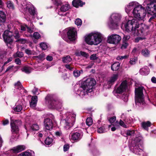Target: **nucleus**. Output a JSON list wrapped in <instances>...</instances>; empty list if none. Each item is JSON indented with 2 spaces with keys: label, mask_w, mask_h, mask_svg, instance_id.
Segmentation results:
<instances>
[{
  "label": "nucleus",
  "mask_w": 156,
  "mask_h": 156,
  "mask_svg": "<svg viewBox=\"0 0 156 156\" xmlns=\"http://www.w3.org/2000/svg\"><path fill=\"white\" fill-rule=\"evenodd\" d=\"M140 20L135 19L129 20L126 23H123L121 27L128 32L133 31L134 33L137 34H142L144 31L143 26L144 25L140 22Z\"/></svg>",
  "instance_id": "1"
},
{
  "label": "nucleus",
  "mask_w": 156,
  "mask_h": 156,
  "mask_svg": "<svg viewBox=\"0 0 156 156\" xmlns=\"http://www.w3.org/2000/svg\"><path fill=\"white\" fill-rule=\"evenodd\" d=\"M133 8V13L134 16L139 20H143L146 14L145 9L141 5H138L136 2H132L126 6L125 10L126 12L128 13Z\"/></svg>",
  "instance_id": "2"
},
{
  "label": "nucleus",
  "mask_w": 156,
  "mask_h": 156,
  "mask_svg": "<svg viewBox=\"0 0 156 156\" xmlns=\"http://www.w3.org/2000/svg\"><path fill=\"white\" fill-rule=\"evenodd\" d=\"M95 84L94 80L91 78H88L81 83V86L77 91V93L80 96L83 97L93 91V87Z\"/></svg>",
  "instance_id": "3"
},
{
  "label": "nucleus",
  "mask_w": 156,
  "mask_h": 156,
  "mask_svg": "<svg viewBox=\"0 0 156 156\" xmlns=\"http://www.w3.org/2000/svg\"><path fill=\"white\" fill-rule=\"evenodd\" d=\"M103 38L100 33H91L85 37V40L88 44L97 45L101 42Z\"/></svg>",
  "instance_id": "4"
},
{
  "label": "nucleus",
  "mask_w": 156,
  "mask_h": 156,
  "mask_svg": "<svg viewBox=\"0 0 156 156\" xmlns=\"http://www.w3.org/2000/svg\"><path fill=\"white\" fill-rule=\"evenodd\" d=\"M3 37L6 43L11 44L12 43L14 38L18 39L20 37V35L17 30H15L14 33L8 30H5L3 34Z\"/></svg>",
  "instance_id": "5"
},
{
  "label": "nucleus",
  "mask_w": 156,
  "mask_h": 156,
  "mask_svg": "<svg viewBox=\"0 0 156 156\" xmlns=\"http://www.w3.org/2000/svg\"><path fill=\"white\" fill-rule=\"evenodd\" d=\"M121 16L117 13L112 14L108 22V25L112 29L116 28L118 26L121 19Z\"/></svg>",
  "instance_id": "6"
},
{
  "label": "nucleus",
  "mask_w": 156,
  "mask_h": 156,
  "mask_svg": "<svg viewBox=\"0 0 156 156\" xmlns=\"http://www.w3.org/2000/svg\"><path fill=\"white\" fill-rule=\"evenodd\" d=\"M66 118L64 121V127L66 129H69L72 126L76 120V114L73 112H68L66 114Z\"/></svg>",
  "instance_id": "7"
},
{
  "label": "nucleus",
  "mask_w": 156,
  "mask_h": 156,
  "mask_svg": "<svg viewBox=\"0 0 156 156\" xmlns=\"http://www.w3.org/2000/svg\"><path fill=\"white\" fill-rule=\"evenodd\" d=\"M144 88L143 87H139L135 89V100L136 105L138 106L144 103L143 93Z\"/></svg>",
  "instance_id": "8"
},
{
  "label": "nucleus",
  "mask_w": 156,
  "mask_h": 156,
  "mask_svg": "<svg viewBox=\"0 0 156 156\" xmlns=\"http://www.w3.org/2000/svg\"><path fill=\"white\" fill-rule=\"evenodd\" d=\"M139 140V139L136 138L135 140L134 141V144L133 146L131 147V149H133V151L134 153L136 154H140V152H142L143 151V146L142 143L140 140L139 141L136 142V141Z\"/></svg>",
  "instance_id": "9"
},
{
  "label": "nucleus",
  "mask_w": 156,
  "mask_h": 156,
  "mask_svg": "<svg viewBox=\"0 0 156 156\" xmlns=\"http://www.w3.org/2000/svg\"><path fill=\"white\" fill-rule=\"evenodd\" d=\"M147 12L152 16L149 19V21L151 22V20L156 17V5L152 4L147 6L146 8Z\"/></svg>",
  "instance_id": "10"
},
{
  "label": "nucleus",
  "mask_w": 156,
  "mask_h": 156,
  "mask_svg": "<svg viewBox=\"0 0 156 156\" xmlns=\"http://www.w3.org/2000/svg\"><path fill=\"white\" fill-rule=\"evenodd\" d=\"M121 40V37L119 35L114 34L111 35L108 37V42L115 44H118Z\"/></svg>",
  "instance_id": "11"
},
{
  "label": "nucleus",
  "mask_w": 156,
  "mask_h": 156,
  "mask_svg": "<svg viewBox=\"0 0 156 156\" xmlns=\"http://www.w3.org/2000/svg\"><path fill=\"white\" fill-rule=\"evenodd\" d=\"M49 103L53 108H55L58 110H60L62 107V103L61 101L56 100L53 98L50 99Z\"/></svg>",
  "instance_id": "12"
},
{
  "label": "nucleus",
  "mask_w": 156,
  "mask_h": 156,
  "mask_svg": "<svg viewBox=\"0 0 156 156\" xmlns=\"http://www.w3.org/2000/svg\"><path fill=\"white\" fill-rule=\"evenodd\" d=\"M67 35L68 38L71 41H74L76 39V31L73 28L70 27L68 29Z\"/></svg>",
  "instance_id": "13"
},
{
  "label": "nucleus",
  "mask_w": 156,
  "mask_h": 156,
  "mask_svg": "<svg viewBox=\"0 0 156 156\" xmlns=\"http://www.w3.org/2000/svg\"><path fill=\"white\" fill-rule=\"evenodd\" d=\"M81 132H76L70 134V138L71 140L77 141L81 139L83 136Z\"/></svg>",
  "instance_id": "14"
},
{
  "label": "nucleus",
  "mask_w": 156,
  "mask_h": 156,
  "mask_svg": "<svg viewBox=\"0 0 156 156\" xmlns=\"http://www.w3.org/2000/svg\"><path fill=\"white\" fill-rule=\"evenodd\" d=\"M127 87V81H124L121 83L120 85L117 89L116 92L118 93H122L126 90Z\"/></svg>",
  "instance_id": "15"
},
{
  "label": "nucleus",
  "mask_w": 156,
  "mask_h": 156,
  "mask_svg": "<svg viewBox=\"0 0 156 156\" xmlns=\"http://www.w3.org/2000/svg\"><path fill=\"white\" fill-rule=\"evenodd\" d=\"M18 122L20 121L17 120L14 121L12 118L11 119L10 125L12 132L17 133L18 131V127L16 124Z\"/></svg>",
  "instance_id": "16"
},
{
  "label": "nucleus",
  "mask_w": 156,
  "mask_h": 156,
  "mask_svg": "<svg viewBox=\"0 0 156 156\" xmlns=\"http://www.w3.org/2000/svg\"><path fill=\"white\" fill-rule=\"evenodd\" d=\"M44 124L45 129L47 130L51 129L53 126L52 120L50 119L47 118L44 119Z\"/></svg>",
  "instance_id": "17"
},
{
  "label": "nucleus",
  "mask_w": 156,
  "mask_h": 156,
  "mask_svg": "<svg viewBox=\"0 0 156 156\" xmlns=\"http://www.w3.org/2000/svg\"><path fill=\"white\" fill-rule=\"evenodd\" d=\"M25 147L24 145H18L16 147H13L11 150L10 151L13 153H19L25 149Z\"/></svg>",
  "instance_id": "18"
},
{
  "label": "nucleus",
  "mask_w": 156,
  "mask_h": 156,
  "mask_svg": "<svg viewBox=\"0 0 156 156\" xmlns=\"http://www.w3.org/2000/svg\"><path fill=\"white\" fill-rule=\"evenodd\" d=\"M70 8V5L68 3L65 4L63 5L60 9V11H59L58 12V14L59 15L62 16V15L60 13L61 12H66Z\"/></svg>",
  "instance_id": "19"
},
{
  "label": "nucleus",
  "mask_w": 156,
  "mask_h": 156,
  "mask_svg": "<svg viewBox=\"0 0 156 156\" xmlns=\"http://www.w3.org/2000/svg\"><path fill=\"white\" fill-rule=\"evenodd\" d=\"M37 101V96H33L31 98V101L30 102V107L33 108H35L36 106Z\"/></svg>",
  "instance_id": "20"
},
{
  "label": "nucleus",
  "mask_w": 156,
  "mask_h": 156,
  "mask_svg": "<svg viewBox=\"0 0 156 156\" xmlns=\"http://www.w3.org/2000/svg\"><path fill=\"white\" fill-rule=\"evenodd\" d=\"M118 77V74H114L110 78L108 81V83L110 86L112 85L115 81L117 80Z\"/></svg>",
  "instance_id": "21"
},
{
  "label": "nucleus",
  "mask_w": 156,
  "mask_h": 156,
  "mask_svg": "<svg viewBox=\"0 0 156 156\" xmlns=\"http://www.w3.org/2000/svg\"><path fill=\"white\" fill-rule=\"evenodd\" d=\"M149 72V69L147 66L144 67L140 69V73L142 75H147Z\"/></svg>",
  "instance_id": "22"
},
{
  "label": "nucleus",
  "mask_w": 156,
  "mask_h": 156,
  "mask_svg": "<svg viewBox=\"0 0 156 156\" xmlns=\"http://www.w3.org/2000/svg\"><path fill=\"white\" fill-rule=\"evenodd\" d=\"M84 4V3L82 2L80 0H74L72 2L73 5L76 8L79 6H82Z\"/></svg>",
  "instance_id": "23"
},
{
  "label": "nucleus",
  "mask_w": 156,
  "mask_h": 156,
  "mask_svg": "<svg viewBox=\"0 0 156 156\" xmlns=\"http://www.w3.org/2000/svg\"><path fill=\"white\" fill-rule=\"evenodd\" d=\"M141 53L142 55L145 57H148L150 55L149 50L146 48L142 49L141 51Z\"/></svg>",
  "instance_id": "24"
},
{
  "label": "nucleus",
  "mask_w": 156,
  "mask_h": 156,
  "mask_svg": "<svg viewBox=\"0 0 156 156\" xmlns=\"http://www.w3.org/2000/svg\"><path fill=\"white\" fill-rule=\"evenodd\" d=\"M120 66V64L119 62H115L112 65L111 69L113 71H116L119 69Z\"/></svg>",
  "instance_id": "25"
},
{
  "label": "nucleus",
  "mask_w": 156,
  "mask_h": 156,
  "mask_svg": "<svg viewBox=\"0 0 156 156\" xmlns=\"http://www.w3.org/2000/svg\"><path fill=\"white\" fill-rule=\"evenodd\" d=\"M6 15L5 13L1 11H0V23H4L5 21Z\"/></svg>",
  "instance_id": "26"
},
{
  "label": "nucleus",
  "mask_w": 156,
  "mask_h": 156,
  "mask_svg": "<svg viewBox=\"0 0 156 156\" xmlns=\"http://www.w3.org/2000/svg\"><path fill=\"white\" fill-rule=\"evenodd\" d=\"M34 152L32 151H25L19 154L18 156H32Z\"/></svg>",
  "instance_id": "27"
},
{
  "label": "nucleus",
  "mask_w": 156,
  "mask_h": 156,
  "mask_svg": "<svg viewBox=\"0 0 156 156\" xmlns=\"http://www.w3.org/2000/svg\"><path fill=\"white\" fill-rule=\"evenodd\" d=\"M27 37H30L33 39H38L41 36L38 33L35 32L34 33L33 35L30 34L27 35Z\"/></svg>",
  "instance_id": "28"
},
{
  "label": "nucleus",
  "mask_w": 156,
  "mask_h": 156,
  "mask_svg": "<svg viewBox=\"0 0 156 156\" xmlns=\"http://www.w3.org/2000/svg\"><path fill=\"white\" fill-rule=\"evenodd\" d=\"M151 123L149 121L144 122L142 123V126L145 129L147 130L148 127L151 126Z\"/></svg>",
  "instance_id": "29"
},
{
  "label": "nucleus",
  "mask_w": 156,
  "mask_h": 156,
  "mask_svg": "<svg viewBox=\"0 0 156 156\" xmlns=\"http://www.w3.org/2000/svg\"><path fill=\"white\" fill-rule=\"evenodd\" d=\"M28 12L32 16H34L36 14L35 9L33 6H31L28 8Z\"/></svg>",
  "instance_id": "30"
},
{
  "label": "nucleus",
  "mask_w": 156,
  "mask_h": 156,
  "mask_svg": "<svg viewBox=\"0 0 156 156\" xmlns=\"http://www.w3.org/2000/svg\"><path fill=\"white\" fill-rule=\"evenodd\" d=\"M72 60V58L69 55L62 58V61L64 63H69L71 62Z\"/></svg>",
  "instance_id": "31"
},
{
  "label": "nucleus",
  "mask_w": 156,
  "mask_h": 156,
  "mask_svg": "<svg viewBox=\"0 0 156 156\" xmlns=\"http://www.w3.org/2000/svg\"><path fill=\"white\" fill-rule=\"evenodd\" d=\"M7 7L13 10L14 9V6L12 2L11 1H8L6 2Z\"/></svg>",
  "instance_id": "32"
},
{
  "label": "nucleus",
  "mask_w": 156,
  "mask_h": 156,
  "mask_svg": "<svg viewBox=\"0 0 156 156\" xmlns=\"http://www.w3.org/2000/svg\"><path fill=\"white\" fill-rule=\"evenodd\" d=\"M53 141V140L52 138L49 137H47L45 140V144L47 145H49L51 144Z\"/></svg>",
  "instance_id": "33"
},
{
  "label": "nucleus",
  "mask_w": 156,
  "mask_h": 156,
  "mask_svg": "<svg viewBox=\"0 0 156 156\" xmlns=\"http://www.w3.org/2000/svg\"><path fill=\"white\" fill-rule=\"evenodd\" d=\"M81 72L82 73L83 70H81L80 71L78 70H76L74 71L73 72V74L74 76L75 77H79L80 74Z\"/></svg>",
  "instance_id": "34"
},
{
  "label": "nucleus",
  "mask_w": 156,
  "mask_h": 156,
  "mask_svg": "<svg viewBox=\"0 0 156 156\" xmlns=\"http://www.w3.org/2000/svg\"><path fill=\"white\" fill-rule=\"evenodd\" d=\"M23 52L18 51L14 55V57L16 58L17 57L21 58L23 56Z\"/></svg>",
  "instance_id": "35"
},
{
  "label": "nucleus",
  "mask_w": 156,
  "mask_h": 156,
  "mask_svg": "<svg viewBox=\"0 0 156 156\" xmlns=\"http://www.w3.org/2000/svg\"><path fill=\"white\" fill-rule=\"evenodd\" d=\"M22 109V108L21 105H19L16 106L14 108L13 110L15 112H20Z\"/></svg>",
  "instance_id": "36"
},
{
  "label": "nucleus",
  "mask_w": 156,
  "mask_h": 156,
  "mask_svg": "<svg viewBox=\"0 0 156 156\" xmlns=\"http://www.w3.org/2000/svg\"><path fill=\"white\" fill-rule=\"evenodd\" d=\"M98 132L99 133H103L105 132V128L104 126H101L98 129Z\"/></svg>",
  "instance_id": "37"
},
{
  "label": "nucleus",
  "mask_w": 156,
  "mask_h": 156,
  "mask_svg": "<svg viewBox=\"0 0 156 156\" xmlns=\"http://www.w3.org/2000/svg\"><path fill=\"white\" fill-rule=\"evenodd\" d=\"M15 88L17 89L20 90L23 88L22 86L21 83L19 82H18L15 84Z\"/></svg>",
  "instance_id": "38"
},
{
  "label": "nucleus",
  "mask_w": 156,
  "mask_h": 156,
  "mask_svg": "<svg viewBox=\"0 0 156 156\" xmlns=\"http://www.w3.org/2000/svg\"><path fill=\"white\" fill-rule=\"evenodd\" d=\"M92 120L91 118H88L86 120V124L88 126L91 125L92 124Z\"/></svg>",
  "instance_id": "39"
},
{
  "label": "nucleus",
  "mask_w": 156,
  "mask_h": 156,
  "mask_svg": "<svg viewBox=\"0 0 156 156\" xmlns=\"http://www.w3.org/2000/svg\"><path fill=\"white\" fill-rule=\"evenodd\" d=\"M137 58L136 57H134L133 58H131L130 59L129 63L131 65L135 64L136 62L137 61Z\"/></svg>",
  "instance_id": "40"
},
{
  "label": "nucleus",
  "mask_w": 156,
  "mask_h": 156,
  "mask_svg": "<svg viewBox=\"0 0 156 156\" xmlns=\"http://www.w3.org/2000/svg\"><path fill=\"white\" fill-rule=\"evenodd\" d=\"M39 129V126L37 124H34L31 126V129L33 130H37Z\"/></svg>",
  "instance_id": "41"
},
{
  "label": "nucleus",
  "mask_w": 156,
  "mask_h": 156,
  "mask_svg": "<svg viewBox=\"0 0 156 156\" xmlns=\"http://www.w3.org/2000/svg\"><path fill=\"white\" fill-rule=\"evenodd\" d=\"M41 48L43 50L46 49L48 48V46L46 43H41L40 44Z\"/></svg>",
  "instance_id": "42"
},
{
  "label": "nucleus",
  "mask_w": 156,
  "mask_h": 156,
  "mask_svg": "<svg viewBox=\"0 0 156 156\" xmlns=\"http://www.w3.org/2000/svg\"><path fill=\"white\" fill-rule=\"evenodd\" d=\"M22 71L24 72L27 73H29L31 72V69L28 67H25L22 69Z\"/></svg>",
  "instance_id": "43"
},
{
  "label": "nucleus",
  "mask_w": 156,
  "mask_h": 156,
  "mask_svg": "<svg viewBox=\"0 0 156 156\" xmlns=\"http://www.w3.org/2000/svg\"><path fill=\"white\" fill-rule=\"evenodd\" d=\"M135 131L133 130H128L126 132V134L128 136H134Z\"/></svg>",
  "instance_id": "44"
},
{
  "label": "nucleus",
  "mask_w": 156,
  "mask_h": 156,
  "mask_svg": "<svg viewBox=\"0 0 156 156\" xmlns=\"http://www.w3.org/2000/svg\"><path fill=\"white\" fill-rule=\"evenodd\" d=\"M75 23L78 26H80L82 23V21L80 19H77L75 21Z\"/></svg>",
  "instance_id": "45"
},
{
  "label": "nucleus",
  "mask_w": 156,
  "mask_h": 156,
  "mask_svg": "<svg viewBox=\"0 0 156 156\" xmlns=\"http://www.w3.org/2000/svg\"><path fill=\"white\" fill-rule=\"evenodd\" d=\"M14 68V67L13 66H10L7 68V69L5 71V72H11L13 70Z\"/></svg>",
  "instance_id": "46"
},
{
  "label": "nucleus",
  "mask_w": 156,
  "mask_h": 156,
  "mask_svg": "<svg viewBox=\"0 0 156 156\" xmlns=\"http://www.w3.org/2000/svg\"><path fill=\"white\" fill-rule=\"evenodd\" d=\"M152 4H154L153 0H146L144 2V4H146L148 6Z\"/></svg>",
  "instance_id": "47"
},
{
  "label": "nucleus",
  "mask_w": 156,
  "mask_h": 156,
  "mask_svg": "<svg viewBox=\"0 0 156 156\" xmlns=\"http://www.w3.org/2000/svg\"><path fill=\"white\" fill-rule=\"evenodd\" d=\"M129 56L128 55H124L123 56H118L117 57V59L118 60H121L122 59H126L128 58Z\"/></svg>",
  "instance_id": "48"
},
{
  "label": "nucleus",
  "mask_w": 156,
  "mask_h": 156,
  "mask_svg": "<svg viewBox=\"0 0 156 156\" xmlns=\"http://www.w3.org/2000/svg\"><path fill=\"white\" fill-rule=\"evenodd\" d=\"M130 38V36L129 35H124L123 38V41L126 42Z\"/></svg>",
  "instance_id": "49"
},
{
  "label": "nucleus",
  "mask_w": 156,
  "mask_h": 156,
  "mask_svg": "<svg viewBox=\"0 0 156 156\" xmlns=\"http://www.w3.org/2000/svg\"><path fill=\"white\" fill-rule=\"evenodd\" d=\"M54 3L56 5L58 6L61 4L62 2L60 0H55Z\"/></svg>",
  "instance_id": "50"
},
{
  "label": "nucleus",
  "mask_w": 156,
  "mask_h": 156,
  "mask_svg": "<svg viewBox=\"0 0 156 156\" xmlns=\"http://www.w3.org/2000/svg\"><path fill=\"white\" fill-rule=\"evenodd\" d=\"M119 123V125L123 127L124 128L127 127L126 125L124 124V122L122 121L121 120H120Z\"/></svg>",
  "instance_id": "51"
},
{
  "label": "nucleus",
  "mask_w": 156,
  "mask_h": 156,
  "mask_svg": "<svg viewBox=\"0 0 156 156\" xmlns=\"http://www.w3.org/2000/svg\"><path fill=\"white\" fill-rule=\"evenodd\" d=\"M116 120V117L115 116H113L111 118L109 121L111 123H113Z\"/></svg>",
  "instance_id": "52"
},
{
  "label": "nucleus",
  "mask_w": 156,
  "mask_h": 156,
  "mask_svg": "<svg viewBox=\"0 0 156 156\" xmlns=\"http://www.w3.org/2000/svg\"><path fill=\"white\" fill-rule=\"evenodd\" d=\"M25 52L27 54L29 55H31L33 53L32 51L31 50L28 49H26L25 50Z\"/></svg>",
  "instance_id": "53"
},
{
  "label": "nucleus",
  "mask_w": 156,
  "mask_h": 156,
  "mask_svg": "<svg viewBox=\"0 0 156 156\" xmlns=\"http://www.w3.org/2000/svg\"><path fill=\"white\" fill-rule=\"evenodd\" d=\"M122 99L125 102H126L128 100V97L127 95H123L122 97Z\"/></svg>",
  "instance_id": "54"
},
{
  "label": "nucleus",
  "mask_w": 156,
  "mask_h": 156,
  "mask_svg": "<svg viewBox=\"0 0 156 156\" xmlns=\"http://www.w3.org/2000/svg\"><path fill=\"white\" fill-rule=\"evenodd\" d=\"M90 58L91 60H96L98 58L95 54H93L91 55Z\"/></svg>",
  "instance_id": "55"
},
{
  "label": "nucleus",
  "mask_w": 156,
  "mask_h": 156,
  "mask_svg": "<svg viewBox=\"0 0 156 156\" xmlns=\"http://www.w3.org/2000/svg\"><path fill=\"white\" fill-rule=\"evenodd\" d=\"M15 62L17 65H20L21 63V60L19 58L16 59Z\"/></svg>",
  "instance_id": "56"
},
{
  "label": "nucleus",
  "mask_w": 156,
  "mask_h": 156,
  "mask_svg": "<svg viewBox=\"0 0 156 156\" xmlns=\"http://www.w3.org/2000/svg\"><path fill=\"white\" fill-rule=\"evenodd\" d=\"M65 66L66 69H69V70H70V71H72L73 70V67H71L70 66V65H69L66 64L65 65Z\"/></svg>",
  "instance_id": "57"
},
{
  "label": "nucleus",
  "mask_w": 156,
  "mask_h": 156,
  "mask_svg": "<svg viewBox=\"0 0 156 156\" xmlns=\"http://www.w3.org/2000/svg\"><path fill=\"white\" fill-rule=\"evenodd\" d=\"M69 146L68 145H65L63 147V150L64 151H67L69 149Z\"/></svg>",
  "instance_id": "58"
},
{
  "label": "nucleus",
  "mask_w": 156,
  "mask_h": 156,
  "mask_svg": "<svg viewBox=\"0 0 156 156\" xmlns=\"http://www.w3.org/2000/svg\"><path fill=\"white\" fill-rule=\"evenodd\" d=\"M47 60L49 61H51L53 59V57L52 56L48 55L46 58Z\"/></svg>",
  "instance_id": "59"
},
{
  "label": "nucleus",
  "mask_w": 156,
  "mask_h": 156,
  "mask_svg": "<svg viewBox=\"0 0 156 156\" xmlns=\"http://www.w3.org/2000/svg\"><path fill=\"white\" fill-rule=\"evenodd\" d=\"M26 28H27L26 30L29 33H31L33 32V30L32 29H31V28H29V27H28L27 26L26 27Z\"/></svg>",
  "instance_id": "60"
},
{
  "label": "nucleus",
  "mask_w": 156,
  "mask_h": 156,
  "mask_svg": "<svg viewBox=\"0 0 156 156\" xmlns=\"http://www.w3.org/2000/svg\"><path fill=\"white\" fill-rule=\"evenodd\" d=\"M128 44L126 43H125L122 45L121 48L122 49H125L126 48Z\"/></svg>",
  "instance_id": "61"
},
{
  "label": "nucleus",
  "mask_w": 156,
  "mask_h": 156,
  "mask_svg": "<svg viewBox=\"0 0 156 156\" xmlns=\"http://www.w3.org/2000/svg\"><path fill=\"white\" fill-rule=\"evenodd\" d=\"M12 57H10L4 63V65H5L6 64L8 63L11 62L12 61Z\"/></svg>",
  "instance_id": "62"
},
{
  "label": "nucleus",
  "mask_w": 156,
  "mask_h": 156,
  "mask_svg": "<svg viewBox=\"0 0 156 156\" xmlns=\"http://www.w3.org/2000/svg\"><path fill=\"white\" fill-rule=\"evenodd\" d=\"M38 89L36 88H34L32 90V92L34 94H37V92L38 91Z\"/></svg>",
  "instance_id": "63"
},
{
  "label": "nucleus",
  "mask_w": 156,
  "mask_h": 156,
  "mask_svg": "<svg viewBox=\"0 0 156 156\" xmlns=\"http://www.w3.org/2000/svg\"><path fill=\"white\" fill-rule=\"evenodd\" d=\"M9 123V121L8 120L6 119L3 121V124L4 125H5Z\"/></svg>",
  "instance_id": "64"
}]
</instances>
